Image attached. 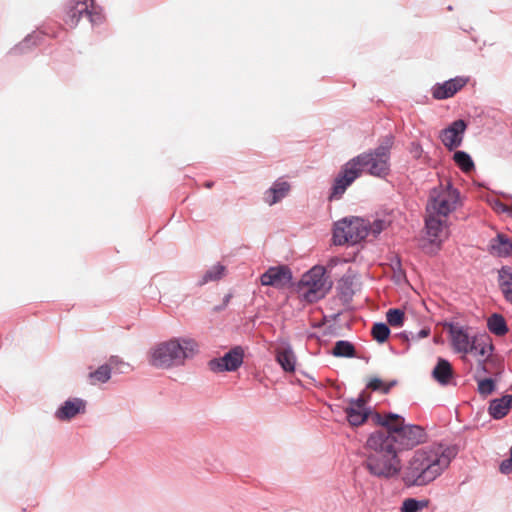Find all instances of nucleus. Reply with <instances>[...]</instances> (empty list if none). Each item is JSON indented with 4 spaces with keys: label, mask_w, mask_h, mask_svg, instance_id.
I'll list each match as a JSON object with an SVG mask.
<instances>
[{
    "label": "nucleus",
    "mask_w": 512,
    "mask_h": 512,
    "mask_svg": "<svg viewBox=\"0 0 512 512\" xmlns=\"http://www.w3.org/2000/svg\"><path fill=\"white\" fill-rule=\"evenodd\" d=\"M197 344L189 338H172L155 344L148 352V363L158 369H170L185 364L196 352Z\"/></svg>",
    "instance_id": "4"
},
{
    "label": "nucleus",
    "mask_w": 512,
    "mask_h": 512,
    "mask_svg": "<svg viewBox=\"0 0 512 512\" xmlns=\"http://www.w3.org/2000/svg\"><path fill=\"white\" fill-rule=\"evenodd\" d=\"M213 186H214V182L213 181H206L204 183V187L207 188V189H211Z\"/></svg>",
    "instance_id": "44"
},
{
    "label": "nucleus",
    "mask_w": 512,
    "mask_h": 512,
    "mask_svg": "<svg viewBox=\"0 0 512 512\" xmlns=\"http://www.w3.org/2000/svg\"><path fill=\"white\" fill-rule=\"evenodd\" d=\"M354 346L344 340L337 341L333 348V355L337 357H352L354 355Z\"/></svg>",
    "instance_id": "33"
},
{
    "label": "nucleus",
    "mask_w": 512,
    "mask_h": 512,
    "mask_svg": "<svg viewBox=\"0 0 512 512\" xmlns=\"http://www.w3.org/2000/svg\"><path fill=\"white\" fill-rule=\"evenodd\" d=\"M450 335L453 348L460 353H469L472 345L468 334L460 326L450 325Z\"/></svg>",
    "instance_id": "18"
},
{
    "label": "nucleus",
    "mask_w": 512,
    "mask_h": 512,
    "mask_svg": "<svg viewBox=\"0 0 512 512\" xmlns=\"http://www.w3.org/2000/svg\"><path fill=\"white\" fill-rule=\"evenodd\" d=\"M512 408V395H505L501 398L493 399L489 405V414L494 419H501L507 415Z\"/></svg>",
    "instance_id": "20"
},
{
    "label": "nucleus",
    "mask_w": 512,
    "mask_h": 512,
    "mask_svg": "<svg viewBox=\"0 0 512 512\" xmlns=\"http://www.w3.org/2000/svg\"><path fill=\"white\" fill-rule=\"evenodd\" d=\"M442 215H436L433 212H427V216L425 217V228L427 229V234L432 237H438L442 232L445 221H443L440 217Z\"/></svg>",
    "instance_id": "25"
},
{
    "label": "nucleus",
    "mask_w": 512,
    "mask_h": 512,
    "mask_svg": "<svg viewBox=\"0 0 512 512\" xmlns=\"http://www.w3.org/2000/svg\"><path fill=\"white\" fill-rule=\"evenodd\" d=\"M373 422L388 429L387 433L384 432V438L390 441L399 453L412 449L426 440V433L421 426L406 424L404 418L398 414H375Z\"/></svg>",
    "instance_id": "3"
},
{
    "label": "nucleus",
    "mask_w": 512,
    "mask_h": 512,
    "mask_svg": "<svg viewBox=\"0 0 512 512\" xmlns=\"http://www.w3.org/2000/svg\"><path fill=\"white\" fill-rule=\"evenodd\" d=\"M404 312L400 309H389L386 313V319L392 327H401L404 323Z\"/></svg>",
    "instance_id": "35"
},
{
    "label": "nucleus",
    "mask_w": 512,
    "mask_h": 512,
    "mask_svg": "<svg viewBox=\"0 0 512 512\" xmlns=\"http://www.w3.org/2000/svg\"><path fill=\"white\" fill-rule=\"evenodd\" d=\"M469 77L456 76L443 82L435 83L431 88L435 100H446L458 93L467 83Z\"/></svg>",
    "instance_id": "13"
},
{
    "label": "nucleus",
    "mask_w": 512,
    "mask_h": 512,
    "mask_svg": "<svg viewBox=\"0 0 512 512\" xmlns=\"http://www.w3.org/2000/svg\"><path fill=\"white\" fill-rule=\"evenodd\" d=\"M491 351H492V346L483 341L474 340L472 342V345L469 349V353H471L475 357H477V360H478L477 370L478 371H480V370L482 372L486 371L484 363L487 360V358L490 356Z\"/></svg>",
    "instance_id": "21"
},
{
    "label": "nucleus",
    "mask_w": 512,
    "mask_h": 512,
    "mask_svg": "<svg viewBox=\"0 0 512 512\" xmlns=\"http://www.w3.org/2000/svg\"><path fill=\"white\" fill-rule=\"evenodd\" d=\"M82 2V12H85V15L88 17L89 21L92 25H99L104 21V15L102 12L96 9L94 6V0H91V9H89L88 5L85 4V1Z\"/></svg>",
    "instance_id": "31"
},
{
    "label": "nucleus",
    "mask_w": 512,
    "mask_h": 512,
    "mask_svg": "<svg viewBox=\"0 0 512 512\" xmlns=\"http://www.w3.org/2000/svg\"><path fill=\"white\" fill-rule=\"evenodd\" d=\"M368 160V174L385 179L390 174L391 152L383 146L377 145L374 149L360 153Z\"/></svg>",
    "instance_id": "9"
},
{
    "label": "nucleus",
    "mask_w": 512,
    "mask_h": 512,
    "mask_svg": "<svg viewBox=\"0 0 512 512\" xmlns=\"http://www.w3.org/2000/svg\"><path fill=\"white\" fill-rule=\"evenodd\" d=\"M395 137L392 133H388L378 140V145L383 146L385 149L391 152V149L394 144Z\"/></svg>",
    "instance_id": "39"
},
{
    "label": "nucleus",
    "mask_w": 512,
    "mask_h": 512,
    "mask_svg": "<svg viewBox=\"0 0 512 512\" xmlns=\"http://www.w3.org/2000/svg\"><path fill=\"white\" fill-rule=\"evenodd\" d=\"M344 411L347 421L354 427L362 425L369 417L373 420V415L376 414L371 412V408L362 395L356 399H350Z\"/></svg>",
    "instance_id": "12"
},
{
    "label": "nucleus",
    "mask_w": 512,
    "mask_h": 512,
    "mask_svg": "<svg viewBox=\"0 0 512 512\" xmlns=\"http://www.w3.org/2000/svg\"><path fill=\"white\" fill-rule=\"evenodd\" d=\"M495 389V382L491 378L478 380V392L483 396L490 395Z\"/></svg>",
    "instance_id": "38"
},
{
    "label": "nucleus",
    "mask_w": 512,
    "mask_h": 512,
    "mask_svg": "<svg viewBox=\"0 0 512 512\" xmlns=\"http://www.w3.org/2000/svg\"><path fill=\"white\" fill-rule=\"evenodd\" d=\"M42 40V33L34 31L31 34H28L20 43L11 48L9 53L13 55L24 54L28 52L32 47L41 44Z\"/></svg>",
    "instance_id": "22"
},
{
    "label": "nucleus",
    "mask_w": 512,
    "mask_h": 512,
    "mask_svg": "<svg viewBox=\"0 0 512 512\" xmlns=\"http://www.w3.org/2000/svg\"><path fill=\"white\" fill-rule=\"evenodd\" d=\"M455 165L464 173H469L475 169V164L469 153L463 150H457L453 154Z\"/></svg>",
    "instance_id": "26"
},
{
    "label": "nucleus",
    "mask_w": 512,
    "mask_h": 512,
    "mask_svg": "<svg viewBox=\"0 0 512 512\" xmlns=\"http://www.w3.org/2000/svg\"><path fill=\"white\" fill-rule=\"evenodd\" d=\"M488 252L492 256H512V240L504 233H497L489 241Z\"/></svg>",
    "instance_id": "17"
},
{
    "label": "nucleus",
    "mask_w": 512,
    "mask_h": 512,
    "mask_svg": "<svg viewBox=\"0 0 512 512\" xmlns=\"http://www.w3.org/2000/svg\"><path fill=\"white\" fill-rule=\"evenodd\" d=\"M107 365H110V369H116L120 373L127 372L130 369V365L117 355L111 356Z\"/></svg>",
    "instance_id": "37"
},
{
    "label": "nucleus",
    "mask_w": 512,
    "mask_h": 512,
    "mask_svg": "<svg viewBox=\"0 0 512 512\" xmlns=\"http://www.w3.org/2000/svg\"><path fill=\"white\" fill-rule=\"evenodd\" d=\"M276 361L285 372H294L296 367V356L290 344L283 342L275 350Z\"/></svg>",
    "instance_id": "16"
},
{
    "label": "nucleus",
    "mask_w": 512,
    "mask_h": 512,
    "mask_svg": "<svg viewBox=\"0 0 512 512\" xmlns=\"http://www.w3.org/2000/svg\"><path fill=\"white\" fill-rule=\"evenodd\" d=\"M430 334V329L429 328H423L421 329L416 336H412V338H417V339H422V338H426L428 335Z\"/></svg>",
    "instance_id": "43"
},
{
    "label": "nucleus",
    "mask_w": 512,
    "mask_h": 512,
    "mask_svg": "<svg viewBox=\"0 0 512 512\" xmlns=\"http://www.w3.org/2000/svg\"><path fill=\"white\" fill-rule=\"evenodd\" d=\"M409 152L415 159H420L423 154V148L420 142L412 141L410 143Z\"/></svg>",
    "instance_id": "40"
},
{
    "label": "nucleus",
    "mask_w": 512,
    "mask_h": 512,
    "mask_svg": "<svg viewBox=\"0 0 512 512\" xmlns=\"http://www.w3.org/2000/svg\"><path fill=\"white\" fill-rule=\"evenodd\" d=\"M89 378L92 383H106L111 378L110 365L104 364L98 367L95 371L90 372Z\"/></svg>",
    "instance_id": "32"
},
{
    "label": "nucleus",
    "mask_w": 512,
    "mask_h": 512,
    "mask_svg": "<svg viewBox=\"0 0 512 512\" xmlns=\"http://www.w3.org/2000/svg\"><path fill=\"white\" fill-rule=\"evenodd\" d=\"M244 360V349L242 346L231 348L222 357L213 358L209 361L208 366L212 372H234L241 367Z\"/></svg>",
    "instance_id": "10"
},
{
    "label": "nucleus",
    "mask_w": 512,
    "mask_h": 512,
    "mask_svg": "<svg viewBox=\"0 0 512 512\" xmlns=\"http://www.w3.org/2000/svg\"><path fill=\"white\" fill-rule=\"evenodd\" d=\"M490 332L497 336H503L507 333L508 328L504 317L500 314H492L487 321Z\"/></svg>",
    "instance_id": "27"
},
{
    "label": "nucleus",
    "mask_w": 512,
    "mask_h": 512,
    "mask_svg": "<svg viewBox=\"0 0 512 512\" xmlns=\"http://www.w3.org/2000/svg\"><path fill=\"white\" fill-rule=\"evenodd\" d=\"M433 378L441 385L449 384L453 377L451 364L443 358H439L432 371Z\"/></svg>",
    "instance_id": "23"
},
{
    "label": "nucleus",
    "mask_w": 512,
    "mask_h": 512,
    "mask_svg": "<svg viewBox=\"0 0 512 512\" xmlns=\"http://www.w3.org/2000/svg\"><path fill=\"white\" fill-rule=\"evenodd\" d=\"M332 285L325 267L315 265L301 276L294 289L301 301L315 303L329 293Z\"/></svg>",
    "instance_id": "5"
},
{
    "label": "nucleus",
    "mask_w": 512,
    "mask_h": 512,
    "mask_svg": "<svg viewBox=\"0 0 512 512\" xmlns=\"http://www.w3.org/2000/svg\"><path fill=\"white\" fill-rule=\"evenodd\" d=\"M458 451L455 446L432 443L415 450L401 473V481L408 487H423L435 481L449 467Z\"/></svg>",
    "instance_id": "1"
},
{
    "label": "nucleus",
    "mask_w": 512,
    "mask_h": 512,
    "mask_svg": "<svg viewBox=\"0 0 512 512\" xmlns=\"http://www.w3.org/2000/svg\"><path fill=\"white\" fill-rule=\"evenodd\" d=\"M467 128L466 120L457 119L442 129L439 137L449 151H454L461 146Z\"/></svg>",
    "instance_id": "11"
},
{
    "label": "nucleus",
    "mask_w": 512,
    "mask_h": 512,
    "mask_svg": "<svg viewBox=\"0 0 512 512\" xmlns=\"http://www.w3.org/2000/svg\"><path fill=\"white\" fill-rule=\"evenodd\" d=\"M390 334V329L387 324L379 322L375 323L372 327V335L373 338L379 342L383 343L387 340Z\"/></svg>",
    "instance_id": "34"
},
{
    "label": "nucleus",
    "mask_w": 512,
    "mask_h": 512,
    "mask_svg": "<svg viewBox=\"0 0 512 512\" xmlns=\"http://www.w3.org/2000/svg\"><path fill=\"white\" fill-rule=\"evenodd\" d=\"M290 190V184L287 181L276 180L272 186L266 191V202L274 205L281 201Z\"/></svg>",
    "instance_id": "19"
},
{
    "label": "nucleus",
    "mask_w": 512,
    "mask_h": 512,
    "mask_svg": "<svg viewBox=\"0 0 512 512\" xmlns=\"http://www.w3.org/2000/svg\"><path fill=\"white\" fill-rule=\"evenodd\" d=\"M226 267L221 263H218L207 270L202 279L199 281V285H205L208 282L218 281L225 275Z\"/></svg>",
    "instance_id": "28"
},
{
    "label": "nucleus",
    "mask_w": 512,
    "mask_h": 512,
    "mask_svg": "<svg viewBox=\"0 0 512 512\" xmlns=\"http://www.w3.org/2000/svg\"><path fill=\"white\" fill-rule=\"evenodd\" d=\"M428 504L429 500L427 499L406 498L402 503L401 512H419L426 508Z\"/></svg>",
    "instance_id": "30"
},
{
    "label": "nucleus",
    "mask_w": 512,
    "mask_h": 512,
    "mask_svg": "<svg viewBox=\"0 0 512 512\" xmlns=\"http://www.w3.org/2000/svg\"><path fill=\"white\" fill-rule=\"evenodd\" d=\"M361 154L345 162L331 185L328 200L334 201L342 198L346 190L361 177L363 172L368 173V160Z\"/></svg>",
    "instance_id": "7"
},
{
    "label": "nucleus",
    "mask_w": 512,
    "mask_h": 512,
    "mask_svg": "<svg viewBox=\"0 0 512 512\" xmlns=\"http://www.w3.org/2000/svg\"><path fill=\"white\" fill-rule=\"evenodd\" d=\"M231 295H226L224 297V303L227 304L230 301Z\"/></svg>",
    "instance_id": "45"
},
{
    "label": "nucleus",
    "mask_w": 512,
    "mask_h": 512,
    "mask_svg": "<svg viewBox=\"0 0 512 512\" xmlns=\"http://www.w3.org/2000/svg\"><path fill=\"white\" fill-rule=\"evenodd\" d=\"M367 455L364 461L365 469L372 476L390 480L401 476L403 467L396 447L384 438L383 431H376L366 441Z\"/></svg>",
    "instance_id": "2"
},
{
    "label": "nucleus",
    "mask_w": 512,
    "mask_h": 512,
    "mask_svg": "<svg viewBox=\"0 0 512 512\" xmlns=\"http://www.w3.org/2000/svg\"><path fill=\"white\" fill-rule=\"evenodd\" d=\"M359 254V251L353 252L351 256L357 257Z\"/></svg>",
    "instance_id": "46"
},
{
    "label": "nucleus",
    "mask_w": 512,
    "mask_h": 512,
    "mask_svg": "<svg viewBox=\"0 0 512 512\" xmlns=\"http://www.w3.org/2000/svg\"><path fill=\"white\" fill-rule=\"evenodd\" d=\"M401 258H393L392 268L398 278L404 277V272L401 268Z\"/></svg>",
    "instance_id": "41"
},
{
    "label": "nucleus",
    "mask_w": 512,
    "mask_h": 512,
    "mask_svg": "<svg viewBox=\"0 0 512 512\" xmlns=\"http://www.w3.org/2000/svg\"><path fill=\"white\" fill-rule=\"evenodd\" d=\"M396 384V381H392L389 384H384L383 381L380 378H372L367 383V388L377 391L381 390L383 393H388L390 389Z\"/></svg>",
    "instance_id": "36"
},
{
    "label": "nucleus",
    "mask_w": 512,
    "mask_h": 512,
    "mask_svg": "<svg viewBox=\"0 0 512 512\" xmlns=\"http://www.w3.org/2000/svg\"><path fill=\"white\" fill-rule=\"evenodd\" d=\"M85 409L86 403L83 399H68L55 411L54 417L59 421H70L77 415L83 414Z\"/></svg>",
    "instance_id": "15"
},
{
    "label": "nucleus",
    "mask_w": 512,
    "mask_h": 512,
    "mask_svg": "<svg viewBox=\"0 0 512 512\" xmlns=\"http://www.w3.org/2000/svg\"><path fill=\"white\" fill-rule=\"evenodd\" d=\"M493 208L498 211V212H502V213H509V208L506 204H504L503 202H501L500 200L498 199H494L492 202H491Z\"/></svg>",
    "instance_id": "42"
},
{
    "label": "nucleus",
    "mask_w": 512,
    "mask_h": 512,
    "mask_svg": "<svg viewBox=\"0 0 512 512\" xmlns=\"http://www.w3.org/2000/svg\"><path fill=\"white\" fill-rule=\"evenodd\" d=\"M366 223L368 224L367 237L371 236L373 239H376L390 225L389 221L382 218H376L372 222L366 219Z\"/></svg>",
    "instance_id": "29"
},
{
    "label": "nucleus",
    "mask_w": 512,
    "mask_h": 512,
    "mask_svg": "<svg viewBox=\"0 0 512 512\" xmlns=\"http://www.w3.org/2000/svg\"><path fill=\"white\" fill-rule=\"evenodd\" d=\"M291 280L292 272L285 265L270 267L260 277L263 286H272L277 289L286 287Z\"/></svg>",
    "instance_id": "14"
},
{
    "label": "nucleus",
    "mask_w": 512,
    "mask_h": 512,
    "mask_svg": "<svg viewBox=\"0 0 512 512\" xmlns=\"http://www.w3.org/2000/svg\"><path fill=\"white\" fill-rule=\"evenodd\" d=\"M499 284L505 299L512 303V267L504 266L499 271Z\"/></svg>",
    "instance_id": "24"
},
{
    "label": "nucleus",
    "mask_w": 512,
    "mask_h": 512,
    "mask_svg": "<svg viewBox=\"0 0 512 512\" xmlns=\"http://www.w3.org/2000/svg\"><path fill=\"white\" fill-rule=\"evenodd\" d=\"M366 219L357 216L344 217L334 223L332 240L339 246H356L367 238Z\"/></svg>",
    "instance_id": "8"
},
{
    "label": "nucleus",
    "mask_w": 512,
    "mask_h": 512,
    "mask_svg": "<svg viewBox=\"0 0 512 512\" xmlns=\"http://www.w3.org/2000/svg\"><path fill=\"white\" fill-rule=\"evenodd\" d=\"M458 204H461V193L449 179L445 184L440 182L430 189L426 212L447 217L456 210Z\"/></svg>",
    "instance_id": "6"
}]
</instances>
